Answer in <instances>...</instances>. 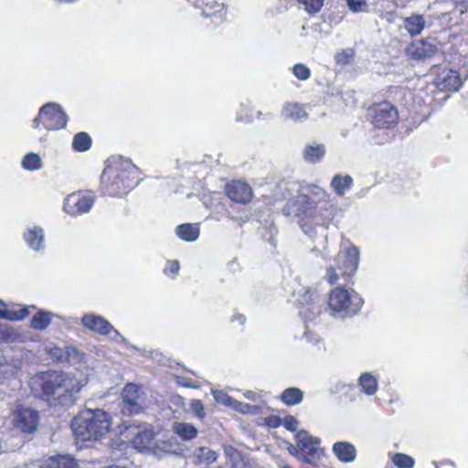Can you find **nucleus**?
<instances>
[{
    "label": "nucleus",
    "mask_w": 468,
    "mask_h": 468,
    "mask_svg": "<svg viewBox=\"0 0 468 468\" xmlns=\"http://www.w3.org/2000/svg\"><path fill=\"white\" fill-rule=\"evenodd\" d=\"M154 433L151 430L139 431L133 438V443L134 447L143 452L150 450L154 445Z\"/></svg>",
    "instance_id": "obj_20"
},
{
    "label": "nucleus",
    "mask_w": 468,
    "mask_h": 468,
    "mask_svg": "<svg viewBox=\"0 0 468 468\" xmlns=\"http://www.w3.org/2000/svg\"><path fill=\"white\" fill-rule=\"evenodd\" d=\"M92 205V197H83L80 194L72 193L65 198L64 210L69 215L76 216L90 211Z\"/></svg>",
    "instance_id": "obj_13"
},
{
    "label": "nucleus",
    "mask_w": 468,
    "mask_h": 468,
    "mask_svg": "<svg viewBox=\"0 0 468 468\" xmlns=\"http://www.w3.org/2000/svg\"><path fill=\"white\" fill-rule=\"evenodd\" d=\"M327 281L329 283L334 284L337 282L338 276L335 272V268L329 267L326 273Z\"/></svg>",
    "instance_id": "obj_43"
},
{
    "label": "nucleus",
    "mask_w": 468,
    "mask_h": 468,
    "mask_svg": "<svg viewBox=\"0 0 468 468\" xmlns=\"http://www.w3.org/2000/svg\"><path fill=\"white\" fill-rule=\"evenodd\" d=\"M179 269H180L179 262L177 261H168L167 267L165 269V272L177 274L179 271Z\"/></svg>",
    "instance_id": "obj_42"
},
{
    "label": "nucleus",
    "mask_w": 468,
    "mask_h": 468,
    "mask_svg": "<svg viewBox=\"0 0 468 468\" xmlns=\"http://www.w3.org/2000/svg\"><path fill=\"white\" fill-rule=\"evenodd\" d=\"M13 422L21 431L32 433L38 424V413L31 408L18 407L14 412Z\"/></svg>",
    "instance_id": "obj_9"
},
{
    "label": "nucleus",
    "mask_w": 468,
    "mask_h": 468,
    "mask_svg": "<svg viewBox=\"0 0 468 468\" xmlns=\"http://www.w3.org/2000/svg\"><path fill=\"white\" fill-rule=\"evenodd\" d=\"M352 56V49H344L335 56V59L338 64H347Z\"/></svg>",
    "instance_id": "obj_40"
},
{
    "label": "nucleus",
    "mask_w": 468,
    "mask_h": 468,
    "mask_svg": "<svg viewBox=\"0 0 468 468\" xmlns=\"http://www.w3.org/2000/svg\"><path fill=\"white\" fill-rule=\"evenodd\" d=\"M435 39L426 38L417 44H412L407 48L408 55L413 59L431 58L437 53Z\"/></svg>",
    "instance_id": "obj_14"
},
{
    "label": "nucleus",
    "mask_w": 468,
    "mask_h": 468,
    "mask_svg": "<svg viewBox=\"0 0 468 468\" xmlns=\"http://www.w3.org/2000/svg\"><path fill=\"white\" fill-rule=\"evenodd\" d=\"M189 410L190 411L196 415L199 420H204L206 417V412L204 410V405L199 399H191L189 402Z\"/></svg>",
    "instance_id": "obj_36"
},
{
    "label": "nucleus",
    "mask_w": 468,
    "mask_h": 468,
    "mask_svg": "<svg viewBox=\"0 0 468 468\" xmlns=\"http://www.w3.org/2000/svg\"><path fill=\"white\" fill-rule=\"evenodd\" d=\"M176 235L183 240L195 241L199 236V228L196 225L185 223L176 227Z\"/></svg>",
    "instance_id": "obj_25"
},
{
    "label": "nucleus",
    "mask_w": 468,
    "mask_h": 468,
    "mask_svg": "<svg viewBox=\"0 0 468 468\" xmlns=\"http://www.w3.org/2000/svg\"><path fill=\"white\" fill-rule=\"evenodd\" d=\"M30 387L36 396L51 406L71 407L78 400L82 385L70 374L46 371L36 374Z\"/></svg>",
    "instance_id": "obj_1"
},
{
    "label": "nucleus",
    "mask_w": 468,
    "mask_h": 468,
    "mask_svg": "<svg viewBox=\"0 0 468 468\" xmlns=\"http://www.w3.org/2000/svg\"><path fill=\"white\" fill-rule=\"evenodd\" d=\"M78 464L74 459L66 455L50 457L41 468H77Z\"/></svg>",
    "instance_id": "obj_23"
},
{
    "label": "nucleus",
    "mask_w": 468,
    "mask_h": 468,
    "mask_svg": "<svg viewBox=\"0 0 468 468\" xmlns=\"http://www.w3.org/2000/svg\"><path fill=\"white\" fill-rule=\"evenodd\" d=\"M123 414H139L146 408V394L142 386L128 383L122 392Z\"/></svg>",
    "instance_id": "obj_6"
},
{
    "label": "nucleus",
    "mask_w": 468,
    "mask_h": 468,
    "mask_svg": "<svg viewBox=\"0 0 468 468\" xmlns=\"http://www.w3.org/2000/svg\"><path fill=\"white\" fill-rule=\"evenodd\" d=\"M51 322V314L48 312H37L31 320V326L37 330L46 329Z\"/></svg>",
    "instance_id": "obj_33"
},
{
    "label": "nucleus",
    "mask_w": 468,
    "mask_h": 468,
    "mask_svg": "<svg viewBox=\"0 0 468 468\" xmlns=\"http://www.w3.org/2000/svg\"><path fill=\"white\" fill-rule=\"evenodd\" d=\"M333 452L341 462L350 463L356 458V448L347 441L335 442Z\"/></svg>",
    "instance_id": "obj_19"
},
{
    "label": "nucleus",
    "mask_w": 468,
    "mask_h": 468,
    "mask_svg": "<svg viewBox=\"0 0 468 468\" xmlns=\"http://www.w3.org/2000/svg\"><path fill=\"white\" fill-rule=\"evenodd\" d=\"M3 303L0 301V305H2ZM29 314V308L28 307H23L19 309H0V318L2 319H7L10 321H19L24 318H26Z\"/></svg>",
    "instance_id": "obj_30"
},
{
    "label": "nucleus",
    "mask_w": 468,
    "mask_h": 468,
    "mask_svg": "<svg viewBox=\"0 0 468 468\" xmlns=\"http://www.w3.org/2000/svg\"><path fill=\"white\" fill-rule=\"evenodd\" d=\"M244 395L248 399L250 400H255L256 399V394L252 391H247Z\"/></svg>",
    "instance_id": "obj_47"
},
{
    "label": "nucleus",
    "mask_w": 468,
    "mask_h": 468,
    "mask_svg": "<svg viewBox=\"0 0 468 468\" xmlns=\"http://www.w3.org/2000/svg\"><path fill=\"white\" fill-rule=\"evenodd\" d=\"M91 145V139L85 132L77 133L72 141V147L77 152H85L90 149Z\"/></svg>",
    "instance_id": "obj_32"
},
{
    "label": "nucleus",
    "mask_w": 468,
    "mask_h": 468,
    "mask_svg": "<svg viewBox=\"0 0 468 468\" xmlns=\"http://www.w3.org/2000/svg\"><path fill=\"white\" fill-rule=\"evenodd\" d=\"M462 83L460 74L453 69H442L435 79L436 86L445 91L458 90Z\"/></svg>",
    "instance_id": "obj_15"
},
{
    "label": "nucleus",
    "mask_w": 468,
    "mask_h": 468,
    "mask_svg": "<svg viewBox=\"0 0 468 468\" xmlns=\"http://www.w3.org/2000/svg\"><path fill=\"white\" fill-rule=\"evenodd\" d=\"M293 75L301 80H306L311 75V71L307 66L302 63L294 65L292 69Z\"/></svg>",
    "instance_id": "obj_37"
},
{
    "label": "nucleus",
    "mask_w": 468,
    "mask_h": 468,
    "mask_svg": "<svg viewBox=\"0 0 468 468\" xmlns=\"http://www.w3.org/2000/svg\"><path fill=\"white\" fill-rule=\"evenodd\" d=\"M373 124L378 128H388L395 124L399 115L397 109L388 101L375 105L370 110Z\"/></svg>",
    "instance_id": "obj_8"
},
{
    "label": "nucleus",
    "mask_w": 468,
    "mask_h": 468,
    "mask_svg": "<svg viewBox=\"0 0 468 468\" xmlns=\"http://www.w3.org/2000/svg\"><path fill=\"white\" fill-rule=\"evenodd\" d=\"M82 324L85 327L101 335H107L112 332L114 334V336H112L113 339L115 337L120 338L122 343L128 344L127 340L101 316L86 314L82 317Z\"/></svg>",
    "instance_id": "obj_12"
},
{
    "label": "nucleus",
    "mask_w": 468,
    "mask_h": 468,
    "mask_svg": "<svg viewBox=\"0 0 468 468\" xmlns=\"http://www.w3.org/2000/svg\"><path fill=\"white\" fill-rule=\"evenodd\" d=\"M325 154V146L323 144H309L303 151V159L309 163L320 161Z\"/></svg>",
    "instance_id": "obj_26"
},
{
    "label": "nucleus",
    "mask_w": 468,
    "mask_h": 468,
    "mask_svg": "<svg viewBox=\"0 0 468 468\" xmlns=\"http://www.w3.org/2000/svg\"><path fill=\"white\" fill-rule=\"evenodd\" d=\"M298 449L295 450L296 457L304 463H314L323 455L320 447V439L310 435L306 431H301L296 435Z\"/></svg>",
    "instance_id": "obj_5"
},
{
    "label": "nucleus",
    "mask_w": 468,
    "mask_h": 468,
    "mask_svg": "<svg viewBox=\"0 0 468 468\" xmlns=\"http://www.w3.org/2000/svg\"><path fill=\"white\" fill-rule=\"evenodd\" d=\"M392 462L399 468H412L414 465L413 458L404 453H396Z\"/></svg>",
    "instance_id": "obj_35"
},
{
    "label": "nucleus",
    "mask_w": 468,
    "mask_h": 468,
    "mask_svg": "<svg viewBox=\"0 0 468 468\" xmlns=\"http://www.w3.org/2000/svg\"><path fill=\"white\" fill-rule=\"evenodd\" d=\"M22 367L21 356L2 355L0 356V384L15 378L21 371Z\"/></svg>",
    "instance_id": "obj_10"
},
{
    "label": "nucleus",
    "mask_w": 468,
    "mask_h": 468,
    "mask_svg": "<svg viewBox=\"0 0 468 468\" xmlns=\"http://www.w3.org/2000/svg\"><path fill=\"white\" fill-rule=\"evenodd\" d=\"M346 4L349 9L354 12L362 11L363 8L367 5L365 0H346Z\"/></svg>",
    "instance_id": "obj_41"
},
{
    "label": "nucleus",
    "mask_w": 468,
    "mask_h": 468,
    "mask_svg": "<svg viewBox=\"0 0 468 468\" xmlns=\"http://www.w3.org/2000/svg\"><path fill=\"white\" fill-rule=\"evenodd\" d=\"M353 185V178L349 175L342 176L335 175L331 181V186L337 196H344L346 191L349 190Z\"/></svg>",
    "instance_id": "obj_24"
},
{
    "label": "nucleus",
    "mask_w": 468,
    "mask_h": 468,
    "mask_svg": "<svg viewBox=\"0 0 468 468\" xmlns=\"http://www.w3.org/2000/svg\"><path fill=\"white\" fill-rule=\"evenodd\" d=\"M195 464H211L218 458V453L207 446H200L195 449L192 453Z\"/></svg>",
    "instance_id": "obj_18"
},
{
    "label": "nucleus",
    "mask_w": 468,
    "mask_h": 468,
    "mask_svg": "<svg viewBox=\"0 0 468 468\" xmlns=\"http://www.w3.org/2000/svg\"><path fill=\"white\" fill-rule=\"evenodd\" d=\"M284 426L287 430L293 431L297 429L298 421L294 418L289 417L285 420Z\"/></svg>",
    "instance_id": "obj_44"
},
{
    "label": "nucleus",
    "mask_w": 468,
    "mask_h": 468,
    "mask_svg": "<svg viewBox=\"0 0 468 468\" xmlns=\"http://www.w3.org/2000/svg\"><path fill=\"white\" fill-rule=\"evenodd\" d=\"M298 208L299 224L303 231L310 238H314V229L313 226L320 227L324 220L329 219L332 213L326 207V201L314 203L309 197H299Z\"/></svg>",
    "instance_id": "obj_3"
},
{
    "label": "nucleus",
    "mask_w": 468,
    "mask_h": 468,
    "mask_svg": "<svg viewBox=\"0 0 468 468\" xmlns=\"http://www.w3.org/2000/svg\"><path fill=\"white\" fill-rule=\"evenodd\" d=\"M463 2L468 5V0H463Z\"/></svg>",
    "instance_id": "obj_50"
},
{
    "label": "nucleus",
    "mask_w": 468,
    "mask_h": 468,
    "mask_svg": "<svg viewBox=\"0 0 468 468\" xmlns=\"http://www.w3.org/2000/svg\"><path fill=\"white\" fill-rule=\"evenodd\" d=\"M232 321H239V323L242 325L244 324L246 319L242 314H236L232 317Z\"/></svg>",
    "instance_id": "obj_46"
},
{
    "label": "nucleus",
    "mask_w": 468,
    "mask_h": 468,
    "mask_svg": "<svg viewBox=\"0 0 468 468\" xmlns=\"http://www.w3.org/2000/svg\"><path fill=\"white\" fill-rule=\"evenodd\" d=\"M68 118L61 107L56 103H47L41 107L38 115L34 119L36 128L40 122L47 130H58L66 126Z\"/></svg>",
    "instance_id": "obj_7"
},
{
    "label": "nucleus",
    "mask_w": 468,
    "mask_h": 468,
    "mask_svg": "<svg viewBox=\"0 0 468 468\" xmlns=\"http://www.w3.org/2000/svg\"><path fill=\"white\" fill-rule=\"evenodd\" d=\"M303 398V392L297 388H288L281 395L282 401L287 406L300 404Z\"/></svg>",
    "instance_id": "obj_28"
},
{
    "label": "nucleus",
    "mask_w": 468,
    "mask_h": 468,
    "mask_svg": "<svg viewBox=\"0 0 468 468\" xmlns=\"http://www.w3.org/2000/svg\"><path fill=\"white\" fill-rule=\"evenodd\" d=\"M298 1L300 4L304 5V8L308 13H316L322 8L324 0H298Z\"/></svg>",
    "instance_id": "obj_38"
},
{
    "label": "nucleus",
    "mask_w": 468,
    "mask_h": 468,
    "mask_svg": "<svg viewBox=\"0 0 468 468\" xmlns=\"http://www.w3.org/2000/svg\"><path fill=\"white\" fill-rule=\"evenodd\" d=\"M174 432L182 440L191 441L197 436V429L191 423L175 422L173 425Z\"/></svg>",
    "instance_id": "obj_22"
},
{
    "label": "nucleus",
    "mask_w": 468,
    "mask_h": 468,
    "mask_svg": "<svg viewBox=\"0 0 468 468\" xmlns=\"http://www.w3.org/2000/svg\"><path fill=\"white\" fill-rule=\"evenodd\" d=\"M282 116L285 119L302 121L307 118V113L299 103L288 102L283 106Z\"/></svg>",
    "instance_id": "obj_21"
},
{
    "label": "nucleus",
    "mask_w": 468,
    "mask_h": 468,
    "mask_svg": "<svg viewBox=\"0 0 468 468\" xmlns=\"http://www.w3.org/2000/svg\"><path fill=\"white\" fill-rule=\"evenodd\" d=\"M434 467L438 468L436 462H434Z\"/></svg>",
    "instance_id": "obj_51"
},
{
    "label": "nucleus",
    "mask_w": 468,
    "mask_h": 468,
    "mask_svg": "<svg viewBox=\"0 0 468 468\" xmlns=\"http://www.w3.org/2000/svg\"><path fill=\"white\" fill-rule=\"evenodd\" d=\"M24 239L32 250L39 251L44 249L45 235L43 229L33 227L27 229L24 233Z\"/></svg>",
    "instance_id": "obj_17"
},
{
    "label": "nucleus",
    "mask_w": 468,
    "mask_h": 468,
    "mask_svg": "<svg viewBox=\"0 0 468 468\" xmlns=\"http://www.w3.org/2000/svg\"><path fill=\"white\" fill-rule=\"evenodd\" d=\"M22 166L27 170H37L41 167V160L37 154L29 153L24 156Z\"/></svg>",
    "instance_id": "obj_34"
},
{
    "label": "nucleus",
    "mask_w": 468,
    "mask_h": 468,
    "mask_svg": "<svg viewBox=\"0 0 468 468\" xmlns=\"http://www.w3.org/2000/svg\"><path fill=\"white\" fill-rule=\"evenodd\" d=\"M282 468H292V467H291L290 465L285 464V465L282 466Z\"/></svg>",
    "instance_id": "obj_49"
},
{
    "label": "nucleus",
    "mask_w": 468,
    "mask_h": 468,
    "mask_svg": "<svg viewBox=\"0 0 468 468\" xmlns=\"http://www.w3.org/2000/svg\"><path fill=\"white\" fill-rule=\"evenodd\" d=\"M404 27L411 36L421 33L425 27L424 17L420 15H414L404 19Z\"/></svg>",
    "instance_id": "obj_27"
},
{
    "label": "nucleus",
    "mask_w": 468,
    "mask_h": 468,
    "mask_svg": "<svg viewBox=\"0 0 468 468\" xmlns=\"http://www.w3.org/2000/svg\"><path fill=\"white\" fill-rule=\"evenodd\" d=\"M226 193L228 197L238 203H248L252 197L250 186L244 182L234 181L226 186Z\"/></svg>",
    "instance_id": "obj_16"
},
{
    "label": "nucleus",
    "mask_w": 468,
    "mask_h": 468,
    "mask_svg": "<svg viewBox=\"0 0 468 468\" xmlns=\"http://www.w3.org/2000/svg\"><path fill=\"white\" fill-rule=\"evenodd\" d=\"M5 444L3 441V439L0 437V455L5 452Z\"/></svg>",
    "instance_id": "obj_48"
},
{
    "label": "nucleus",
    "mask_w": 468,
    "mask_h": 468,
    "mask_svg": "<svg viewBox=\"0 0 468 468\" xmlns=\"http://www.w3.org/2000/svg\"><path fill=\"white\" fill-rule=\"evenodd\" d=\"M359 385L367 395H373L378 388L377 379L370 373H364L359 378Z\"/></svg>",
    "instance_id": "obj_31"
},
{
    "label": "nucleus",
    "mask_w": 468,
    "mask_h": 468,
    "mask_svg": "<svg viewBox=\"0 0 468 468\" xmlns=\"http://www.w3.org/2000/svg\"><path fill=\"white\" fill-rule=\"evenodd\" d=\"M362 303L363 300L356 292H349L343 287H335L328 298L331 314L339 318L357 314Z\"/></svg>",
    "instance_id": "obj_4"
},
{
    "label": "nucleus",
    "mask_w": 468,
    "mask_h": 468,
    "mask_svg": "<svg viewBox=\"0 0 468 468\" xmlns=\"http://www.w3.org/2000/svg\"><path fill=\"white\" fill-rule=\"evenodd\" d=\"M202 14L206 17L213 18L215 23L222 22L226 16L225 5L218 3H215L213 5H207Z\"/></svg>",
    "instance_id": "obj_29"
},
{
    "label": "nucleus",
    "mask_w": 468,
    "mask_h": 468,
    "mask_svg": "<svg viewBox=\"0 0 468 468\" xmlns=\"http://www.w3.org/2000/svg\"><path fill=\"white\" fill-rule=\"evenodd\" d=\"M359 251L356 247H350L346 251H340L336 258L337 269L343 276L353 275L358 267Z\"/></svg>",
    "instance_id": "obj_11"
},
{
    "label": "nucleus",
    "mask_w": 468,
    "mask_h": 468,
    "mask_svg": "<svg viewBox=\"0 0 468 468\" xmlns=\"http://www.w3.org/2000/svg\"><path fill=\"white\" fill-rule=\"evenodd\" d=\"M213 396H214L215 400L218 404L229 406L232 408L236 401L234 399H232L231 397L228 396L226 393H224L223 391H220V390L213 391Z\"/></svg>",
    "instance_id": "obj_39"
},
{
    "label": "nucleus",
    "mask_w": 468,
    "mask_h": 468,
    "mask_svg": "<svg viewBox=\"0 0 468 468\" xmlns=\"http://www.w3.org/2000/svg\"><path fill=\"white\" fill-rule=\"evenodd\" d=\"M76 438L82 441H95L104 438L112 426L111 415L101 409H85L72 420Z\"/></svg>",
    "instance_id": "obj_2"
},
{
    "label": "nucleus",
    "mask_w": 468,
    "mask_h": 468,
    "mask_svg": "<svg viewBox=\"0 0 468 468\" xmlns=\"http://www.w3.org/2000/svg\"><path fill=\"white\" fill-rule=\"evenodd\" d=\"M233 408L240 412L247 413L250 411V405L242 403V402H239L236 400L235 404L233 405Z\"/></svg>",
    "instance_id": "obj_45"
}]
</instances>
